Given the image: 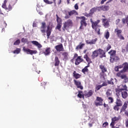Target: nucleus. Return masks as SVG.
<instances>
[{"label": "nucleus", "mask_w": 128, "mask_h": 128, "mask_svg": "<svg viewBox=\"0 0 128 128\" xmlns=\"http://www.w3.org/2000/svg\"><path fill=\"white\" fill-rule=\"evenodd\" d=\"M112 94V92L110 89H108L106 92V96L107 98H110Z\"/></svg>", "instance_id": "nucleus-21"}, {"label": "nucleus", "mask_w": 128, "mask_h": 128, "mask_svg": "<svg viewBox=\"0 0 128 128\" xmlns=\"http://www.w3.org/2000/svg\"><path fill=\"white\" fill-rule=\"evenodd\" d=\"M50 26H48L46 30V34L48 38V36H50Z\"/></svg>", "instance_id": "nucleus-30"}, {"label": "nucleus", "mask_w": 128, "mask_h": 128, "mask_svg": "<svg viewBox=\"0 0 128 128\" xmlns=\"http://www.w3.org/2000/svg\"><path fill=\"white\" fill-rule=\"evenodd\" d=\"M86 42L87 44H90V46L92 44L91 40H86Z\"/></svg>", "instance_id": "nucleus-48"}, {"label": "nucleus", "mask_w": 128, "mask_h": 128, "mask_svg": "<svg viewBox=\"0 0 128 128\" xmlns=\"http://www.w3.org/2000/svg\"><path fill=\"white\" fill-rule=\"evenodd\" d=\"M44 54L45 56H48L50 54V48H48L45 50V51L44 52Z\"/></svg>", "instance_id": "nucleus-24"}, {"label": "nucleus", "mask_w": 128, "mask_h": 128, "mask_svg": "<svg viewBox=\"0 0 128 128\" xmlns=\"http://www.w3.org/2000/svg\"><path fill=\"white\" fill-rule=\"evenodd\" d=\"M40 30L42 32L44 33L46 32V23L42 22V25L40 28Z\"/></svg>", "instance_id": "nucleus-22"}, {"label": "nucleus", "mask_w": 128, "mask_h": 128, "mask_svg": "<svg viewBox=\"0 0 128 128\" xmlns=\"http://www.w3.org/2000/svg\"><path fill=\"white\" fill-rule=\"evenodd\" d=\"M86 60V62H90V58L88 57Z\"/></svg>", "instance_id": "nucleus-60"}, {"label": "nucleus", "mask_w": 128, "mask_h": 128, "mask_svg": "<svg viewBox=\"0 0 128 128\" xmlns=\"http://www.w3.org/2000/svg\"><path fill=\"white\" fill-rule=\"evenodd\" d=\"M116 104L118 106H122V102L120 100V98H116Z\"/></svg>", "instance_id": "nucleus-19"}, {"label": "nucleus", "mask_w": 128, "mask_h": 128, "mask_svg": "<svg viewBox=\"0 0 128 128\" xmlns=\"http://www.w3.org/2000/svg\"><path fill=\"white\" fill-rule=\"evenodd\" d=\"M84 46H86V44L80 42L79 44L76 47V50H82V48H84Z\"/></svg>", "instance_id": "nucleus-20"}, {"label": "nucleus", "mask_w": 128, "mask_h": 128, "mask_svg": "<svg viewBox=\"0 0 128 128\" xmlns=\"http://www.w3.org/2000/svg\"><path fill=\"white\" fill-rule=\"evenodd\" d=\"M76 14V10H73L68 12L69 16H72V14Z\"/></svg>", "instance_id": "nucleus-37"}, {"label": "nucleus", "mask_w": 128, "mask_h": 128, "mask_svg": "<svg viewBox=\"0 0 128 128\" xmlns=\"http://www.w3.org/2000/svg\"><path fill=\"white\" fill-rule=\"evenodd\" d=\"M91 13L90 12V14H88L86 12H85L84 14V15L85 16H87V18H90V16H91Z\"/></svg>", "instance_id": "nucleus-47"}, {"label": "nucleus", "mask_w": 128, "mask_h": 128, "mask_svg": "<svg viewBox=\"0 0 128 128\" xmlns=\"http://www.w3.org/2000/svg\"><path fill=\"white\" fill-rule=\"evenodd\" d=\"M107 126H108V122H105L102 124V128H106Z\"/></svg>", "instance_id": "nucleus-54"}, {"label": "nucleus", "mask_w": 128, "mask_h": 128, "mask_svg": "<svg viewBox=\"0 0 128 128\" xmlns=\"http://www.w3.org/2000/svg\"><path fill=\"white\" fill-rule=\"evenodd\" d=\"M55 48L58 52H62V50H64L62 44H60L56 46Z\"/></svg>", "instance_id": "nucleus-17"}, {"label": "nucleus", "mask_w": 128, "mask_h": 128, "mask_svg": "<svg viewBox=\"0 0 128 128\" xmlns=\"http://www.w3.org/2000/svg\"><path fill=\"white\" fill-rule=\"evenodd\" d=\"M104 26L106 28L108 26V22L106 21V19H103Z\"/></svg>", "instance_id": "nucleus-34"}, {"label": "nucleus", "mask_w": 128, "mask_h": 128, "mask_svg": "<svg viewBox=\"0 0 128 128\" xmlns=\"http://www.w3.org/2000/svg\"><path fill=\"white\" fill-rule=\"evenodd\" d=\"M100 68L102 72L104 74V72H106V68L104 67V65H100Z\"/></svg>", "instance_id": "nucleus-27"}, {"label": "nucleus", "mask_w": 128, "mask_h": 128, "mask_svg": "<svg viewBox=\"0 0 128 128\" xmlns=\"http://www.w3.org/2000/svg\"><path fill=\"white\" fill-rule=\"evenodd\" d=\"M115 82H116V78H111L110 80H108V84H114Z\"/></svg>", "instance_id": "nucleus-25"}, {"label": "nucleus", "mask_w": 128, "mask_h": 128, "mask_svg": "<svg viewBox=\"0 0 128 128\" xmlns=\"http://www.w3.org/2000/svg\"><path fill=\"white\" fill-rule=\"evenodd\" d=\"M44 1L48 4H52V2L49 1L48 0H44Z\"/></svg>", "instance_id": "nucleus-45"}, {"label": "nucleus", "mask_w": 128, "mask_h": 128, "mask_svg": "<svg viewBox=\"0 0 128 128\" xmlns=\"http://www.w3.org/2000/svg\"><path fill=\"white\" fill-rule=\"evenodd\" d=\"M56 18L58 24H60V22H62V19H60V17L58 16V15H56Z\"/></svg>", "instance_id": "nucleus-51"}, {"label": "nucleus", "mask_w": 128, "mask_h": 128, "mask_svg": "<svg viewBox=\"0 0 128 128\" xmlns=\"http://www.w3.org/2000/svg\"><path fill=\"white\" fill-rule=\"evenodd\" d=\"M104 2H106V0H102L100 2L101 4H104Z\"/></svg>", "instance_id": "nucleus-61"}, {"label": "nucleus", "mask_w": 128, "mask_h": 128, "mask_svg": "<svg viewBox=\"0 0 128 128\" xmlns=\"http://www.w3.org/2000/svg\"><path fill=\"white\" fill-rule=\"evenodd\" d=\"M117 36L118 38H120V40H124V37L122 34L120 35H118Z\"/></svg>", "instance_id": "nucleus-42"}, {"label": "nucleus", "mask_w": 128, "mask_h": 128, "mask_svg": "<svg viewBox=\"0 0 128 128\" xmlns=\"http://www.w3.org/2000/svg\"><path fill=\"white\" fill-rule=\"evenodd\" d=\"M80 20H81L80 21V28L82 30V26H86V17L84 16H81L80 17Z\"/></svg>", "instance_id": "nucleus-6"}, {"label": "nucleus", "mask_w": 128, "mask_h": 128, "mask_svg": "<svg viewBox=\"0 0 128 128\" xmlns=\"http://www.w3.org/2000/svg\"><path fill=\"white\" fill-rule=\"evenodd\" d=\"M90 22L92 23V27L94 30H96L98 28H100V26L98 25V24L100 22V20H97L96 22L92 21V19H90Z\"/></svg>", "instance_id": "nucleus-4"}, {"label": "nucleus", "mask_w": 128, "mask_h": 128, "mask_svg": "<svg viewBox=\"0 0 128 128\" xmlns=\"http://www.w3.org/2000/svg\"><path fill=\"white\" fill-rule=\"evenodd\" d=\"M100 6L94 7L90 10V13L91 14H92L94 12H100Z\"/></svg>", "instance_id": "nucleus-12"}, {"label": "nucleus", "mask_w": 128, "mask_h": 128, "mask_svg": "<svg viewBox=\"0 0 128 128\" xmlns=\"http://www.w3.org/2000/svg\"><path fill=\"white\" fill-rule=\"evenodd\" d=\"M72 26V20H68L66 22L64 23V28L65 30H68L69 28Z\"/></svg>", "instance_id": "nucleus-5"}, {"label": "nucleus", "mask_w": 128, "mask_h": 128, "mask_svg": "<svg viewBox=\"0 0 128 128\" xmlns=\"http://www.w3.org/2000/svg\"><path fill=\"white\" fill-rule=\"evenodd\" d=\"M84 61V59L80 58V56H79L78 57V58L76 59L75 62V64L76 66H78L80 64V62H82Z\"/></svg>", "instance_id": "nucleus-15"}, {"label": "nucleus", "mask_w": 128, "mask_h": 128, "mask_svg": "<svg viewBox=\"0 0 128 128\" xmlns=\"http://www.w3.org/2000/svg\"><path fill=\"white\" fill-rule=\"evenodd\" d=\"M118 106H118V105H116L114 108V110H120V108H118Z\"/></svg>", "instance_id": "nucleus-44"}, {"label": "nucleus", "mask_w": 128, "mask_h": 128, "mask_svg": "<svg viewBox=\"0 0 128 128\" xmlns=\"http://www.w3.org/2000/svg\"><path fill=\"white\" fill-rule=\"evenodd\" d=\"M23 50L26 52H28V54H34L38 52L36 50H30L28 48H26V47H23Z\"/></svg>", "instance_id": "nucleus-9"}, {"label": "nucleus", "mask_w": 128, "mask_h": 128, "mask_svg": "<svg viewBox=\"0 0 128 128\" xmlns=\"http://www.w3.org/2000/svg\"><path fill=\"white\" fill-rule=\"evenodd\" d=\"M92 94H94V91L90 90L86 94V98H90V96H92Z\"/></svg>", "instance_id": "nucleus-28"}, {"label": "nucleus", "mask_w": 128, "mask_h": 128, "mask_svg": "<svg viewBox=\"0 0 128 128\" xmlns=\"http://www.w3.org/2000/svg\"><path fill=\"white\" fill-rule=\"evenodd\" d=\"M20 44V40H17L16 41H15L14 43V46H18Z\"/></svg>", "instance_id": "nucleus-35"}, {"label": "nucleus", "mask_w": 128, "mask_h": 128, "mask_svg": "<svg viewBox=\"0 0 128 128\" xmlns=\"http://www.w3.org/2000/svg\"><path fill=\"white\" fill-rule=\"evenodd\" d=\"M68 52H64L62 53V56L65 60H66V58H68Z\"/></svg>", "instance_id": "nucleus-38"}, {"label": "nucleus", "mask_w": 128, "mask_h": 128, "mask_svg": "<svg viewBox=\"0 0 128 128\" xmlns=\"http://www.w3.org/2000/svg\"><path fill=\"white\" fill-rule=\"evenodd\" d=\"M82 92L80 91V92H79V93L78 94V98H82Z\"/></svg>", "instance_id": "nucleus-46"}, {"label": "nucleus", "mask_w": 128, "mask_h": 128, "mask_svg": "<svg viewBox=\"0 0 128 128\" xmlns=\"http://www.w3.org/2000/svg\"><path fill=\"white\" fill-rule=\"evenodd\" d=\"M101 86H102H102H108V82H104L102 83V84H101Z\"/></svg>", "instance_id": "nucleus-58"}, {"label": "nucleus", "mask_w": 128, "mask_h": 128, "mask_svg": "<svg viewBox=\"0 0 128 128\" xmlns=\"http://www.w3.org/2000/svg\"><path fill=\"white\" fill-rule=\"evenodd\" d=\"M22 42H28V39L26 38H22Z\"/></svg>", "instance_id": "nucleus-53"}, {"label": "nucleus", "mask_w": 128, "mask_h": 128, "mask_svg": "<svg viewBox=\"0 0 128 128\" xmlns=\"http://www.w3.org/2000/svg\"><path fill=\"white\" fill-rule=\"evenodd\" d=\"M120 118V116H118V117L114 116L112 118V122L110 124V126H112V128H114L116 122H118V120H119Z\"/></svg>", "instance_id": "nucleus-10"}, {"label": "nucleus", "mask_w": 128, "mask_h": 128, "mask_svg": "<svg viewBox=\"0 0 128 128\" xmlns=\"http://www.w3.org/2000/svg\"><path fill=\"white\" fill-rule=\"evenodd\" d=\"M61 27H62V26L60 25V24H58L56 27V28H57V30H60Z\"/></svg>", "instance_id": "nucleus-57"}, {"label": "nucleus", "mask_w": 128, "mask_h": 128, "mask_svg": "<svg viewBox=\"0 0 128 128\" xmlns=\"http://www.w3.org/2000/svg\"><path fill=\"white\" fill-rule=\"evenodd\" d=\"M31 42L33 44H34V46H37V48H42V44H40L38 43L37 41H35V40L32 41Z\"/></svg>", "instance_id": "nucleus-18"}, {"label": "nucleus", "mask_w": 128, "mask_h": 128, "mask_svg": "<svg viewBox=\"0 0 128 128\" xmlns=\"http://www.w3.org/2000/svg\"><path fill=\"white\" fill-rule=\"evenodd\" d=\"M55 66H58V64H60V60H58V58L57 56L55 57Z\"/></svg>", "instance_id": "nucleus-32"}, {"label": "nucleus", "mask_w": 128, "mask_h": 128, "mask_svg": "<svg viewBox=\"0 0 128 128\" xmlns=\"http://www.w3.org/2000/svg\"><path fill=\"white\" fill-rule=\"evenodd\" d=\"M104 36L106 40H108V38H110V32L108 31H106L104 32Z\"/></svg>", "instance_id": "nucleus-29"}, {"label": "nucleus", "mask_w": 128, "mask_h": 128, "mask_svg": "<svg viewBox=\"0 0 128 128\" xmlns=\"http://www.w3.org/2000/svg\"><path fill=\"white\" fill-rule=\"evenodd\" d=\"M84 58L86 60V58H88V54H86L84 56Z\"/></svg>", "instance_id": "nucleus-62"}, {"label": "nucleus", "mask_w": 128, "mask_h": 128, "mask_svg": "<svg viewBox=\"0 0 128 128\" xmlns=\"http://www.w3.org/2000/svg\"><path fill=\"white\" fill-rule=\"evenodd\" d=\"M116 72H120L118 74H122L124 72H126L127 70H128V62L124 63L122 64L119 65L114 68Z\"/></svg>", "instance_id": "nucleus-1"}, {"label": "nucleus", "mask_w": 128, "mask_h": 128, "mask_svg": "<svg viewBox=\"0 0 128 128\" xmlns=\"http://www.w3.org/2000/svg\"><path fill=\"white\" fill-rule=\"evenodd\" d=\"M110 48H112V46L110 44H108L106 46V52H108Z\"/></svg>", "instance_id": "nucleus-52"}, {"label": "nucleus", "mask_w": 128, "mask_h": 128, "mask_svg": "<svg viewBox=\"0 0 128 128\" xmlns=\"http://www.w3.org/2000/svg\"><path fill=\"white\" fill-rule=\"evenodd\" d=\"M6 2H8V0H4V4H2V8H6Z\"/></svg>", "instance_id": "nucleus-41"}, {"label": "nucleus", "mask_w": 128, "mask_h": 128, "mask_svg": "<svg viewBox=\"0 0 128 128\" xmlns=\"http://www.w3.org/2000/svg\"><path fill=\"white\" fill-rule=\"evenodd\" d=\"M117 76H118L119 78H122L124 80V82H128V78L126 77V76L125 74H122L120 73H118L116 74Z\"/></svg>", "instance_id": "nucleus-8"}, {"label": "nucleus", "mask_w": 128, "mask_h": 128, "mask_svg": "<svg viewBox=\"0 0 128 128\" xmlns=\"http://www.w3.org/2000/svg\"><path fill=\"white\" fill-rule=\"evenodd\" d=\"M102 88V85H98L96 87V90H100V88Z\"/></svg>", "instance_id": "nucleus-49"}, {"label": "nucleus", "mask_w": 128, "mask_h": 128, "mask_svg": "<svg viewBox=\"0 0 128 128\" xmlns=\"http://www.w3.org/2000/svg\"><path fill=\"white\" fill-rule=\"evenodd\" d=\"M128 22V18H122V22L123 24H126V22Z\"/></svg>", "instance_id": "nucleus-43"}, {"label": "nucleus", "mask_w": 128, "mask_h": 128, "mask_svg": "<svg viewBox=\"0 0 128 128\" xmlns=\"http://www.w3.org/2000/svg\"><path fill=\"white\" fill-rule=\"evenodd\" d=\"M98 56H100V58H104V56H105L104 52L102 50L99 48L92 52V58H98Z\"/></svg>", "instance_id": "nucleus-3"}, {"label": "nucleus", "mask_w": 128, "mask_h": 128, "mask_svg": "<svg viewBox=\"0 0 128 128\" xmlns=\"http://www.w3.org/2000/svg\"><path fill=\"white\" fill-rule=\"evenodd\" d=\"M104 108H108V105L106 104H104Z\"/></svg>", "instance_id": "nucleus-63"}, {"label": "nucleus", "mask_w": 128, "mask_h": 128, "mask_svg": "<svg viewBox=\"0 0 128 128\" xmlns=\"http://www.w3.org/2000/svg\"><path fill=\"white\" fill-rule=\"evenodd\" d=\"M120 19L116 20V24L117 26H118V24H120Z\"/></svg>", "instance_id": "nucleus-55"}, {"label": "nucleus", "mask_w": 128, "mask_h": 128, "mask_svg": "<svg viewBox=\"0 0 128 128\" xmlns=\"http://www.w3.org/2000/svg\"><path fill=\"white\" fill-rule=\"evenodd\" d=\"M73 76H74L76 80H78V78H80V74L76 73V72L74 71L73 73Z\"/></svg>", "instance_id": "nucleus-26"}, {"label": "nucleus", "mask_w": 128, "mask_h": 128, "mask_svg": "<svg viewBox=\"0 0 128 128\" xmlns=\"http://www.w3.org/2000/svg\"><path fill=\"white\" fill-rule=\"evenodd\" d=\"M126 126L128 128V120H127L126 121Z\"/></svg>", "instance_id": "nucleus-64"}, {"label": "nucleus", "mask_w": 128, "mask_h": 128, "mask_svg": "<svg viewBox=\"0 0 128 128\" xmlns=\"http://www.w3.org/2000/svg\"><path fill=\"white\" fill-rule=\"evenodd\" d=\"M128 102H126L123 106H122L120 112H124V110H126V108H128Z\"/></svg>", "instance_id": "nucleus-14"}, {"label": "nucleus", "mask_w": 128, "mask_h": 128, "mask_svg": "<svg viewBox=\"0 0 128 128\" xmlns=\"http://www.w3.org/2000/svg\"><path fill=\"white\" fill-rule=\"evenodd\" d=\"M108 100L110 104H112V102H114V98H112L108 97Z\"/></svg>", "instance_id": "nucleus-40"}, {"label": "nucleus", "mask_w": 128, "mask_h": 128, "mask_svg": "<svg viewBox=\"0 0 128 128\" xmlns=\"http://www.w3.org/2000/svg\"><path fill=\"white\" fill-rule=\"evenodd\" d=\"M90 40L92 44H96V42H98V38H96L94 39H92Z\"/></svg>", "instance_id": "nucleus-36"}, {"label": "nucleus", "mask_w": 128, "mask_h": 128, "mask_svg": "<svg viewBox=\"0 0 128 128\" xmlns=\"http://www.w3.org/2000/svg\"><path fill=\"white\" fill-rule=\"evenodd\" d=\"M38 26V24H36V22H33V24H32L33 28H36V26Z\"/></svg>", "instance_id": "nucleus-59"}, {"label": "nucleus", "mask_w": 128, "mask_h": 128, "mask_svg": "<svg viewBox=\"0 0 128 128\" xmlns=\"http://www.w3.org/2000/svg\"><path fill=\"white\" fill-rule=\"evenodd\" d=\"M74 84L77 86L78 88H80V90H84V87L82 86V83L80 80H74Z\"/></svg>", "instance_id": "nucleus-11"}, {"label": "nucleus", "mask_w": 128, "mask_h": 128, "mask_svg": "<svg viewBox=\"0 0 128 128\" xmlns=\"http://www.w3.org/2000/svg\"><path fill=\"white\" fill-rule=\"evenodd\" d=\"M128 87L126 85H120L119 88L116 90V92L121 94L123 98H126L128 96V92H126V90Z\"/></svg>", "instance_id": "nucleus-2"}, {"label": "nucleus", "mask_w": 128, "mask_h": 128, "mask_svg": "<svg viewBox=\"0 0 128 128\" xmlns=\"http://www.w3.org/2000/svg\"><path fill=\"white\" fill-rule=\"evenodd\" d=\"M88 66H86L84 69H82V72H88Z\"/></svg>", "instance_id": "nucleus-39"}, {"label": "nucleus", "mask_w": 128, "mask_h": 128, "mask_svg": "<svg viewBox=\"0 0 128 128\" xmlns=\"http://www.w3.org/2000/svg\"><path fill=\"white\" fill-rule=\"evenodd\" d=\"M94 30L98 34H100V29L96 28V29Z\"/></svg>", "instance_id": "nucleus-50"}, {"label": "nucleus", "mask_w": 128, "mask_h": 128, "mask_svg": "<svg viewBox=\"0 0 128 128\" xmlns=\"http://www.w3.org/2000/svg\"><path fill=\"white\" fill-rule=\"evenodd\" d=\"M95 104L96 106H102V98L97 97L95 100Z\"/></svg>", "instance_id": "nucleus-7"}, {"label": "nucleus", "mask_w": 128, "mask_h": 128, "mask_svg": "<svg viewBox=\"0 0 128 128\" xmlns=\"http://www.w3.org/2000/svg\"><path fill=\"white\" fill-rule=\"evenodd\" d=\"M120 60V58L118 56H112V57H110V62L114 63L116 62H118Z\"/></svg>", "instance_id": "nucleus-13"}, {"label": "nucleus", "mask_w": 128, "mask_h": 128, "mask_svg": "<svg viewBox=\"0 0 128 128\" xmlns=\"http://www.w3.org/2000/svg\"><path fill=\"white\" fill-rule=\"evenodd\" d=\"M99 8H100V12L102 10L106 12V10H110V6H99Z\"/></svg>", "instance_id": "nucleus-16"}, {"label": "nucleus", "mask_w": 128, "mask_h": 128, "mask_svg": "<svg viewBox=\"0 0 128 128\" xmlns=\"http://www.w3.org/2000/svg\"><path fill=\"white\" fill-rule=\"evenodd\" d=\"M116 52L115 50H111L110 52H108L110 56V58L116 56Z\"/></svg>", "instance_id": "nucleus-31"}, {"label": "nucleus", "mask_w": 128, "mask_h": 128, "mask_svg": "<svg viewBox=\"0 0 128 128\" xmlns=\"http://www.w3.org/2000/svg\"><path fill=\"white\" fill-rule=\"evenodd\" d=\"M74 8L75 10H78V4H75V5L74 6Z\"/></svg>", "instance_id": "nucleus-56"}, {"label": "nucleus", "mask_w": 128, "mask_h": 128, "mask_svg": "<svg viewBox=\"0 0 128 128\" xmlns=\"http://www.w3.org/2000/svg\"><path fill=\"white\" fill-rule=\"evenodd\" d=\"M14 54H18L20 52V48H17L16 50L14 51Z\"/></svg>", "instance_id": "nucleus-33"}, {"label": "nucleus", "mask_w": 128, "mask_h": 128, "mask_svg": "<svg viewBox=\"0 0 128 128\" xmlns=\"http://www.w3.org/2000/svg\"><path fill=\"white\" fill-rule=\"evenodd\" d=\"M114 32L116 34V36H120L122 32V30H120L118 28H116L114 30Z\"/></svg>", "instance_id": "nucleus-23"}]
</instances>
